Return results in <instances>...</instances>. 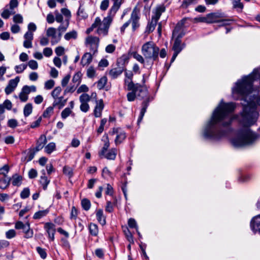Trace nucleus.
Here are the masks:
<instances>
[{
	"label": "nucleus",
	"mask_w": 260,
	"mask_h": 260,
	"mask_svg": "<svg viewBox=\"0 0 260 260\" xmlns=\"http://www.w3.org/2000/svg\"><path fill=\"white\" fill-rule=\"evenodd\" d=\"M236 107V103H224L222 100L205 124L202 133L203 137L218 141L228 136L232 132L231 124L236 118L233 115Z\"/></svg>",
	"instance_id": "1"
},
{
	"label": "nucleus",
	"mask_w": 260,
	"mask_h": 260,
	"mask_svg": "<svg viewBox=\"0 0 260 260\" xmlns=\"http://www.w3.org/2000/svg\"><path fill=\"white\" fill-rule=\"evenodd\" d=\"M141 51L146 60L154 62L158 59L159 48L152 41L144 44Z\"/></svg>",
	"instance_id": "2"
},
{
	"label": "nucleus",
	"mask_w": 260,
	"mask_h": 260,
	"mask_svg": "<svg viewBox=\"0 0 260 260\" xmlns=\"http://www.w3.org/2000/svg\"><path fill=\"white\" fill-rule=\"evenodd\" d=\"M117 11V10L112 8L110 9L107 16L103 19L101 25L98 27L96 30V33L98 35L103 36H106L108 35L110 26Z\"/></svg>",
	"instance_id": "3"
},
{
	"label": "nucleus",
	"mask_w": 260,
	"mask_h": 260,
	"mask_svg": "<svg viewBox=\"0 0 260 260\" xmlns=\"http://www.w3.org/2000/svg\"><path fill=\"white\" fill-rule=\"evenodd\" d=\"M225 14L221 10L209 13L207 14L208 23L223 22L222 25L229 24L228 22L230 21V20L225 19Z\"/></svg>",
	"instance_id": "4"
},
{
	"label": "nucleus",
	"mask_w": 260,
	"mask_h": 260,
	"mask_svg": "<svg viewBox=\"0 0 260 260\" xmlns=\"http://www.w3.org/2000/svg\"><path fill=\"white\" fill-rule=\"evenodd\" d=\"M99 42L100 39L98 37L89 36L85 39V45L89 48L92 55H95L98 52Z\"/></svg>",
	"instance_id": "5"
},
{
	"label": "nucleus",
	"mask_w": 260,
	"mask_h": 260,
	"mask_svg": "<svg viewBox=\"0 0 260 260\" xmlns=\"http://www.w3.org/2000/svg\"><path fill=\"white\" fill-rule=\"evenodd\" d=\"M140 11L137 7H135L131 13L130 19L128 20L132 23V30L136 31L140 26Z\"/></svg>",
	"instance_id": "6"
},
{
	"label": "nucleus",
	"mask_w": 260,
	"mask_h": 260,
	"mask_svg": "<svg viewBox=\"0 0 260 260\" xmlns=\"http://www.w3.org/2000/svg\"><path fill=\"white\" fill-rule=\"evenodd\" d=\"M130 91H135L137 95L141 99L148 98V91L146 85L136 83Z\"/></svg>",
	"instance_id": "7"
},
{
	"label": "nucleus",
	"mask_w": 260,
	"mask_h": 260,
	"mask_svg": "<svg viewBox=\"0 0 260 260\" xmlns=\"http://www.w3.org/2000/svg\"><path fill=\"white\" fill-rule=\"evenodd\" d=\"M128 54L130 55V56H133L138 61L143 64L144 68H147L148 66L150 68H152V66L153 65V61H151V60L148 59L146 60L145 61L144 58L136 51H131L129 50L128 51Z\"/></svg>",
	"instance_id": "8"
},
{
	"label": "nucleus",
	"mask_w": 260,
	"mask_h": 260,
	"mask_svg": "<svg viewBox=\"0 0 260 260\" xmlns=\"http://www.w3.org/2000/svg\"><path fill=\"white\" fill-rule=\"evenodd\" d=\"M44 228L48 235V238L51 241H53L55 239L56 232L55 225L50 222H46L44 224Z\"/></svg>",
	"instance_id": "9"
},
{
	"label": "nucleus",
	"mask_w": 260,
	"mask_h": 260,
	"mask_svg": "<svg viewBox=\"0 0 260 260\" xmlns=\"http://www.w3.org/2000/svg\"><path fill=\"white\" fill-rule=\"evenodd\" d=\"M56 29L54 27H49L46 31V35L51 38V43L52 45L58 43L61 39L59 34L56 35Z\"/></svg>",
	"instance_id": "10"
},
{
	"label": "nucleus",
	"mask_w": 260,
	"mask_h": 260,
	"mask_svg": "<svg viewBox=\"0 0 260 260\" xmlns=\"http://www.w3.org/2000/svg\"><path fill=\"white\" fill-rule=\"evenodd\" d=\"M124 79V86L127 90L132 89V87L136 84L133 82V73L132 71L125 70Z\"/></svg>",
	"instance_id": "11"
},
{
	"label": "nucleus",
	"mask_w": 260,
	"mask_h": 260,
	"mask_svg": "<svg viewBox=\"0 0 260 260\" xmlns=\"http://www.w3.org/2000/svg\"><path fill=\"white\" fill-rule=\"evenodd\" d=\"M113 134H116L117 135L115 139L116 145H118L122 143L126 137L125 132L119 128H113Z\"/></svg>",
	"instance_id": "12"
},
{
	"label": "nucleus",
	"mask_w": 260,
	"mask_h": 260,
	"mask_svg": "<svg viewBox=\"0 0 260 260\" xmlns=\"http://www.w3.org/2000/svg\"><path fill=\"white\" fill-rule=\"evenodd\" d=\"M57 231L59 234L64 236V237H66V238H62L60 240L62 246L66 249H70V244L67 239V238L69 237V233L64 231L61 228H58Z\"/></svg>",
	"instance_id": "13"
},
{
	"label": "nucleus",
	"mask_w": 260,
	"mask_h": 260,
	"mask_svg": "<svg viewBox=\"0 0 260 260\" xmlns=\"http://www.w3.org/2000/svg\"><path fill=\"white\" fill-rule=\"evenodd\" d=\"M250 228L254 234L257 232L260 233V214L255 216L251 219Z\"/></svg>",
	"instance_id": "14"
},
{
	"label": "nucleus",
	"mask_w": 260,
	"mask_h": 260,
	"mask_svg": "<svg viewBox=\"0 0 260 260\" xmlns=\"http://www.w3.org/2000/svg\"><path fill=\"white\" fill-rule=\"evenodd\" d=\"M104 108L103 100L101 99L96 101V105L94 109L93 114L95 117H100L102 116V111Z\"/></svg>",
	"instance_id": "15"
},
{
	"label": "nucleus",
	"mask_w": 260,
	"mask_h": 260,
	"mask_svg": "<svg viewBox=\"0 0 260 260\" xmlns=\"http://www.w3.org/2000/svg\"><path fill=\"white\" fill-rule=\"evenodd\" d=\"M181 36L179 35L175 39L172 47L174 52L179 54L183 49L184 45L181 44Z\"/></svg>",
	"instance_id": "16"
},
{
	"label": "nucleus",
	"mask_w": 260,
	"mask_h": 260,
	"mask_svg": "<svg viewBox=\"0 0 260 260\" xmlns=\"http://www.w3.org/2000/svg\"><path fill=\"white\" fill-rule=\"evenodd\" d=\"M129 54L128 53L124 54L120 57L118 58L116 61V65L119 67H122L124 70H125V66L128 63L129 59Z\"/></svg>",
	"instance_id": "17"
},
{
	"label": "nucleus",
	"mask_w": 260,
	"mask_h": 260,
	"mask_svg": "<svg viewBox=\"0 0 260 260\" xmlns=\"http://www.w3.org/2000/svg\"><path fill=\"white\" fill-rule=\"evenodd\" d=\"M25 40L23 42V46L26 48H31L32 46V41L34 39V34L32 32L26 31L24 35Z\"/></svg>",
	"instance_id": "18"
},
{
	"label": "nucleus",
	"mask_w": 260,
	"mask_h": 260,
	"mask_svg": "<svg viewBox=\"0 0 260 260\" xmlns=\"http://www.w3.org/2000/svg\"><path fill=\"white\" fill-rule=\"evenodd\" d=\"M124 70L122 67L117 66L109 70L108 75L112 79H116L120 76Z\"/></svg>",
	"instance_id": "19"
},
{
	"label": "nucleus",
	"mask_w": 260,
	"mask_h": 260,
	"mask_svg": "<svg viewBox=\"0 0 260 260\" xmlns=\"http://www.w3.org/2000/svg\"><path fill=\"white\" fill-rule=\"evenodd\" d=\"M92 52L85 53L82 57L81 64L83 67L88 65L92 60L93 56Z\"/></svg>",
	"instance_id": "20"
},
{
	"label": "nucleus",
	"mask_w": 260,
	"mask_h": 260,
	"mask_svg": "<svg viewBox=\"0 0 260 260\" xmlns=\"http://www.w3.org/2000/svg\"><path fill=\"white\" fill-rule=\"evenodd\" d=\"M166 11V7L164 4L159 5L156 6L155 9L153 12L154 15L152 17L155 18L156 20H159L162 13Z\"/></svg>",
	"instance_id": "21"
},
{
	"label": "nucleus",
	"mask_w": 260,
	"mask_h": 260,
	"mask_svg": "<svg viewBox=\"0 0 260 260\" xmlns=\"http://www.w3.org/2000/svg\"><path fill=\"white\" fill-rule=\"evenodd\" d=\"M102 141L104 142V144L102 150L99 153L100 157H102V155H105V153L108 151V149L109 148L110 142L108 135L105 134L103 136Z\"/></svg>",
	"instance_id": "22"
},
{
	"label": "nucleus",
	"mask_w": 260,
	"mask_h": 260,
	"mask_svg": "<svg viewBox=\"0 0 260 260\" xmlns=\"http://www.w3.org/2000/svg\"><path fill=\"white\" fill-rule=\"evenodd\" d=\"M47 143L46 137L44 135H41L37 141L35 147L36 151H39L42 149Z\"/></svg>",
	"instance_id": "23"
},
{
	"label": "nucleus",
	"mask_w": 260,
	"mask_h": 260,
	"mask_svg": "<svg viewBox=\"0 0 260 260\" xmlns=\"http://www.w3.org/2000/svg\"><path fill=\"white\" fill-rule=\"evenodd\" d=\"M42 175L40 177V183L41 184L43 189L46 190L47 188L48 185L50 183V180L46 176V171L42 170L41 172Z\"/></svg>",
	"instance_id": "24"
},
{
	"label": "nucleus",
	"mask_w": 260,
	"mask_h": 260,
	"mask_svg": "<svg viewBox=\"0 0 260 260\" xmlns=\"http://www.w3.org/2000/svg\"><path fill=\"white\" fill-rule=\"evenodd\" d=\"M95 215L96 219L102 225H104L106 224V217L104 215L103 209H99L96 210Z\"/></svg>",
	"instance_id": "25"
},
{
	"label": "nucleus",
	"mask_w": 260,
	"mask_h": 260,
	"mask_svg": "<svg viewBox=\"0 0 260 260\" xmlns=\"http://www.w3.org/2000/svg\"><path fill=\"white\" fill-rule=\"evenodd\" d=\"M53 99H54L52 104L53 107L57 106L59 109L62 108L65 106L67 101V99H64L62 96L60 97L57 96Z\"/></svg>",
	"instance_id": "26"
},
{
	"label": "nucleus",
	"mask_w": 260,
	"mask_h": 260,
	"mask_svg": "<svg viewBox=\"0 0 260 260\" xmlns=\"http://www.w3.org/2000/svg\"><path fill=\"white\" fill-rule=\"evenodd\" d=\"M117 153V149L115 148H112L107 151L105 155H102V157H104L107 159L114 160Z\"/></svg>",
	"instance_id": "27"
},
{
	"label": "nucleus",
	"mask_w": 260,
	"mask_h": 260,
	"mask_svg": "<svg viewBox=\"0 0 260 260\" xmlns=\"http://www.w3.org/2000/svg\"><path fill=\"white\" fill-rule=\"evenodd\" d=\"M233 8L238 13H241L244 8V4L241 2V0H231Z\"/></svg>",
	"instance_id": "28"
},
{
	"label": "nucleus",
	"mask_w": 260,
	"mask_h": 260,
	"mask_svg": "<svg viewBox=\"0 0 260 260\" xmlns=\"http://www.w3.org/2000/svg\"><path fill=\"white\" fill-rule=\"evenodd\" d=\"M11 180L13 186H19L22 183V177L18 174H15L11 178Z\"/></svg>",
	"instance_id": "29"
},
{
	"label": "nucleus",
	"mask_w": 260,
	"mask_h": 260,
	"mask_svg": "<svg viewBox=\"0 0 260 260\" xmlns=\"http://www.w3.org/2000/svg\"><path fill=\"white\" fill-rule=\"evenodd\" d=\"M198 2V0H183L180 8L181 9H186L190 6L197 4Z\"/></svg>",
	"instance_id": "30"
},
{
	"label": "nucleus",
	"mask_w": 260,
	"mask_h": 260,
	"mask_svg": "<svg viewBox=\"0 0 260 260\" xmlns=\"http://www.w3.org/2000/svg\"><path fill=\"white\" fill-rule=\"evenodd\" d=\"M10 181V177L7 179L6 177L0 178V188L3 190L6 189L9 186Z\"/></svg>",
	"instance_id": "31"
},
{
	"label": "nucleus",
	"mask_w": 260,
	"mask_h": 260,
	"mask_svg": "<svg viewBox=\"0 0 260 260\" xmlns=\"http://www.w3.org/2000/svg\"><path fill=\"white\" fill-rule=\"evenodd\" d=\"M89 231L91 235L97 236L99 233L98 226L95 223H90L89 225Z\"/></svg>",
	"instance_id": "32"
},
{
	"label": "nucleus",
	"mask_w": 260,
	"mask_h": 260,
	"mask_svg": "<svg viewBox=\"0 0 260 260\" xmlns=\"http://www.w3.org/2000/svg\"><path fill=\"white\" fill-rule=\"evenodd\" d=\"M69 25V20H65L64 23H61L57 28L56 30L58 31V34L59 36L61 37L62 34L65 32L67 28H68Z\"/></svg>",
	"instance_id": "33"
},
{
	"label": "nucleus",
	"mask_w": 260,
	"mask_h": 260,
	"mask_svg": "<svg viewBox=\"0 0 260 260\" xmlns=\"http://www.w3.org/2000/svg\"><path fill=\"white\" fill-rule=\"evenodd\" d=\"M49 210L48 209H46L44 210H40L37 212H36L33 218L35 219H40L41 218L45 216L49 213Z\"/></svg>",
	"instance_id": "34"
},
{
	"label": "nucleus",
	"mask_w": 260,
	"mask_h": 260,
	"mask_svg": "<svg viewBox=\"0 0 260 260\" xmlns=\"http://www.w3.org/2000/svg\"><path fill=\"white\" fill-rule=\"evenodd\" d=\"M56 150V144L54 142H50L44 148L45 152L48 154H50Z\"/></svg>",
	"instance_id": "35"
},
{
	"label": "nucleus",
	"mask_w": 260,
	"mask_h": 260,
	"mask_svg": "<svg viewBox=\"0 0 260 260\" xmlns=\"http://www.w3.org/2000/svg\"><path fill=\"white\" fill-rule=\"evenodd\" d=\"M32 111V105L31 103L26 104L23 108V114L25 117L28 116Z\"/></svg>",
	"instance_id": "36"
},
{
	"label": "nucleus",
	"mask_w": 260,
	"mask_h": 260,
	"mask_svg": "<svg viewBox=\"0 0 260 260\" xmlns=\"http://www.w3.org/2000/svg\"><path fill=\"white\" fill-rule=\"evenodd\" d=\"M81 204L82 208L85 211H88L91 207L90 201L86 198L81 200Z\"/></svg>",
	"instance_id": "37"
},
{
	"label": "nucleus",
	"mask_w": 260,
	"mask_h": 260,
	"mask_svg": "<svg viewBox=\"0 0 260 260\" xmlns=\"http://www.w3.org/2000/svg\"><path fill=\"white\" fill-rule=\"evenodd\" d=\"M77 38V32L76 30H73L70 32H67L65 34L64 38L67 41L73 39H76Z\"/></svg>",
	"instance_id": "38"
},
{
	"label": "nucleus",
	"mask_w": 260,
	"mask_h": 260,
	"mask_svg": "<svg viewBox=\"0 0 260 260\" xmlns=\"http://www.w3.org/2000/svg\"><path fill=\"white\" fill-rule=\"evenodd\" d=\"M77 14L80 20L85 19L88 17L87 14L85 12L84 9L81 6L79 7Z\"/></svg>",
	"instance_id": "39"
},
{
	"label": "nucleus",
	"mask_w": 260,
	"mask_h": 260,
	"mask_svg": "<svg viewBox=\"0 0 260 260\" xmlns=\"http://www.w3.org/2000/svg\"><path fill=\"white\" fill-rule=\"evenodd\" d=\"M158 20L152 17L151 21L148 24L147 26V29L149 31H153L157 24Z\"/></svg>",
	"instance_id": "40"
},
{
	"label": "nucleus",
	"mask_w": 260,
	"mask_h": 260,
	"mask_svg": "<svg viewBox=\"0 0 260 260\" xmlns=\"http://www.w3.org/2000/svg\"><path fill=\"white\" fill-rule=\"evenodd\" d=\"M53 106H49L44 111L43 113V116L44 118H49L53 113Z\"/></svg>",
	"instance_id": "41"
},
{
	"label": "nucleus",
	"mask_w": 260,
	"mask_h": 260,
	"mask_svg": "<svg viewBox=\"0 0 260 260\" xmlns=\"http://www.w3.org/2000/svg\"><path fill=\"white\" fill-rule=\"evenodd\" d=\"M150 102V98H146L142 104V109L140 111V113L145 115L146 110L148 107L149 103Z\"/></svg>",
	"instance_id": "42"
},
{
	"label": "nucleus",
	"mask_w": 260,
	"mask_h": 260,
	"mask_svg": "<svg viewBox=\"0 0 260 260\" xmlns=\"http://www.w3.org/2000/svg\"><path fill=\"white\" fill-rule=\"evenodd\" d=\"M107 82L106 77H102L97 82V87L99 89H103Z\"/></svg>",
	"instance_id": "43"
},
{
	"label": "nucleus",
	"mask_w": 260,
	"mask_h": 260,
	"mask_svg": "<svg viewBox=\"0 0 260 260\" xmlns=\"http://www.w3.org/2000/svg\"><path fill=\"white\" fill-rule=\"evenodd\" d=\"M20 79L19 77H16L15 79H11L8 83V85L15 89L17 87Z\"/></svg>",
	"instance_id": "44"
},
{
	"label": "nucleus",
	"mask_w": 260,
	"mask_h": 260,
	"mask_svg": "<svg viewBox=\"0 0 260 260\" xmlns=\"http://www.w3.org/2000/svg\"><path fill=\"white\" fill-rule=\"evenodd\" d=\"M72 113V110L69 107L66 108L61 113V117L62 119H66Z\"/></svg>",
	"instance_id": "45"
},
{
	"label": "nucleus",
	"mask_w": 260,
	"mask_h": 260,
	"mask_svg": "<svg viewBox=\"0 0 260 260\" xmlns=\"http://www.w3.org/2000/svg\"><path fill=\"white\" fill-rule=\"evenodd\" d=\"M30 195V190L28 187H25L21 191L20 193V198L22 199H25L29 197Z\"/></svg>",
	"instance_id": "46"
},
{
	"label": "nucleus",
	"mask_w": 260,
	"mask_h": 260,
	"mask_svg": "<svg viewBox=\"0 0 260 260\" xmlns=\"http://www.w3.org/2000/svg\"><path fill=\"white\" fill-rule=\"evenodd\" d=\"M79 100L81 103H88L90 100V95L87 93H82L80 96Z\"/></svg>",
	"instance_id": "47"
},
{
	"label": "nucleus",
	"mask_w": 260,
	"mask_h": 260,
	"mask_svg": "<svg viewBox=\"0 0 260 260\" xmlns=\"http://www.w3.org/2000/svg\"><path fill=\"white\" fill-rule=\"evenodd\" d=\"M10 168L8 165H5L0 168V175H2L4 177H6L7 174L9 172Z\"/></svg>",
	"instance_id": "48"
},
{
	"label": "nucleus",
	"mask_w": 260,
	"mask_h": 260,
	"mask_svg": "<svg viewBox=\"0 0 260 260\" xmlns=\"http://www.w3.org/2000/svg\"><path fill=\"white\" fill-rule=\"evenodd\" d=\"M27 66V64H23V63L16 66L15 67V72L17 74L21 73L23 72L24 70H25L26 69Z\"/></svg>",
	"instance_id": "49"
},
{
	"label": "nucleus",
	"mask_w": 260,
	"mask_h": 260,
	"mask_svg": "<svg viewBox=\"0 0 260 260\" xmlns=\"http://www.w3.org/2000/svg\"><path fill=\"white\" fill-rule=\"evenodd\" d=\"M60 11L62 13V15H64L66 17V20H69L70 21V19L71 17V13L70 11L67 8H62Z\"/></svg>",
	"instance_id": "50"
},
{
	"label": "nucleus",
	"mask_w": 260,
	"mask_h": 260,
	"mask_svg": "<svg viewBox=\"0 0 260 260\" xmlns=\"http://www.w3.org/2000/svg\"><path fill=\"white\" fill-rule=\"evenodd\" d=\"M37 252L40 255V257L43 259H45L47 257V253L46 250L40 247H37L36 248Z\"/></svg>",
	"instance_id": "51"
},
{
	"label": "nucleus",
	"mask_w": 260,
	"mask_h": 260,
	"mask_svg": "<svg viewBox=\"0 0 260 260\" xmlns=\"http://www.w3.org/2000/svg\"><path fill=\"white\" fill-rule=\"evenodd\" d=\"M87 76L88 78H92L95 75V70L92 66L89 67L87 70Z\"/></svg>",
	"instance_id": "52"
},
{
	"label": "nucleus",
	"mask_w": 260,
	"mask_h": 260,
	"mask_svg": "<svg viewBox=\"0 0 260 260\" xmlns=\"http://www.w3.org/2000/svg\"><path fill=\"white\" fill-rule=\"evenodd\" d=\"M112 1L113 2V4L111 8L118 11L122 3V0H112Z\"/></svg>",
	"instance_id": "53"
},
{
	"label": "nucleus",
	"mask_w": 260,
	"mask_h": 260,
	"mask_svg": "<svg viewBox=\"0 0 260 260\" xmlns=\"http://www.w3.org/2000/svg\"><path fill=\"white\" fill-rule=\"evenodd\" d=\"M81 73L80 72L76 73L73 76L72 82L79 84L81 81Z\"/></svg>",
	"instance_id": "54"
},
{
	"label": "nucleus",
	"mask_w": 260,
	"mask_h": 260,
	"mask_svg": "<svg viewBox=\"0 0 260 260\" xmlns=\"http://www.w3.org/2000/svg\"><path fill=\"white\" fill-rule=\"evenodd\" d=\"M109 6V0H103L102 1L100 5V9L103 11H105L107 10Z\"/></svg>",
	"instance_id": "55"
},
{
	"label": "nucleus",
	"mask_w": 260,
	"mask_h": 260,
	"mask_svg": "<svg viewBox=\"0 0 260 260\" xmlns=\"http://www.w3.org/2000/svg\"><path fill=\"white\" fill-rule=\"evenodd\" d=\"M55 82L53 80L50 79L45 83L44 87L46 89H50L54 86Z\"/></svg>",
	"instance_id": "56"
},
{
	"label": "nucleus",
	"mask_w": 260,
	"mask_h": 260,
	"mask_svg": "<svg viewBox=\"0 0 260 260\" xmlns=\"http://www.w3.org/2000/svg\"><path fill=\"white\" fill-rule=\"evenodd\" d=\"M61 90L62 89L60 86L55 87L51 92L52 96L53 98H56L60 94Z\"/></svg>",
	"instance_id": "57"
},
{
	"label": "nucleus",
	"mask_w": 260,
	"mask_h": 260,
	"mask_svg": "<svg viewBox=\"0 0 260 260\" xmlns=\"http://www.w3.org/2000/svg\"><path fill=\"white\" fill-rule=\"evenodd\" d=\"M114 210V205L111 201H107L106 203V206L105 210L106 212L109 213H112Z\"/></svg>",
	"instance_id": "58"
},
{
	"label": "nucleus",
	"mask_w": 260,
	"mask_h": 260,
	"mask_svg": "<svg viewBox=\"0 0 260 260\" xmlns=\"http://www.w3.org/2000/svg\"><path fill=\"white\" fill-rule=\"evenodd\" d=\"M63 173L64 174L69 176L70 177L73 176L72 169L68 166H64L63 168Z\"/></svg>",
	"instance_id": "59"
},
{
	"label": "nucleus",
	"mask_w": 260,
	"mask_h": 260,
	"mask_svg": "<svg viewBox=\"0 0 260 260\" xmlns=\"http://www.w3.org/2000/svg\"><path fill=\"white\" fill-rule=\"evenodd\" d=\"M8 126L11 128H14L18 126V122L15 119H9L8 121Z\"/></svg>",
	"instance_id": "60"
},
{
	"label": "nucleus",
	"mask_w": 260,
	"mask_h": 260,
	"mask_svg": "<svg viewBox=\"0 0 260 260\" xmlns=\"http://www.w3.org/2000/svg\"><path fill=\"white\" fill-rule=\"evenodd\" d=\"M16 234L14 230H9L6 233V236L7 239H10L15 237Z\"/></svg>",
	"instance_id": "61"
},
{
	"label": "nucleus",
	"mask_w": 260,
	"mask_h": 260,
	"mask_svg": "<svg viewBox=\"0 0 260 260\" xmlns=\"http://www.w3.org/2000/svg\"><path fill=\"white\" fill-rule=\"evenodd\" d=\"M136 95L137 94L135 91H131V92H129L127 94V100L129 102L134 101L136 99Z\"/></svg>",
	"instance_id": "62"
},
{
	"label": "nucleus",
	"mask_w": 260,
	"mask_h": 260,
	"mask_svg": "<svg viewBox=\"0 0 260 260\" xmlns=\"http://www.w3.org/2000/svg\"><path fill=\"white\" fill-rule=\"evenodd\" d=\"M105 193L110 196H112L114 193L113 188L110 184H107Z\"/></svg>",
	"instance_id": "63"
},
{
	"label": "nucleus",
	"mask_w": 260,
	"mask_h": 260,
	"mask_svg": "<svg viewBox=\"0 0 260 260\" xmlns=\"http://www.w3.org/2000/svg\"><path fill=\"white\" fill-rule=\"evenodd\" d=\"M28 66L32 70H37L38 68L37 62L35 60H30L28 62Z\"/></svg>",
	"instance_id": "64"
}]
</instances>
